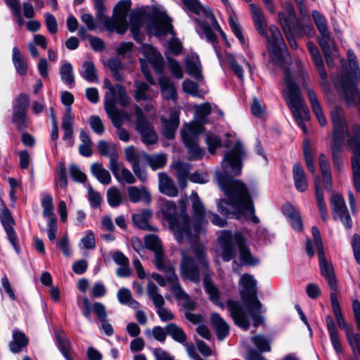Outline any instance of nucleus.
Masks as SVG:
<instances>
[{"mask_svg": "<svg viewBox=\"0 0 360 360\" xmlns=\"http://www.w3.org/2000/svg\"><path fill=\"white\" fill-rule=\"evenodd\" d=\"M12 60L16 72L19 75H24L27 73V65L25 63L21 52L16 46L13 47L12 50Z\"/></svg>", "mask_w": 360, "mask_h": 360, "instance_id": "49530a36", "label": "nucleus"}, {"mask_svg": "<svg viewBox=\"0 0 360 360\" xmlns=\"http://www.w3.org/2000/svg\"><path fill=\"white\" fill-rule=\"evenodd\" d=\"M146 248L154 252L153 264L156 269L162 266V259L165 258V252L160 238L154 234L148 235L144 238Z\"/></svg>", "mask_w": 360, "mask_h": 360, "instance_id": "412c9836", "label": "nucleus"}, {"mask_svg": "<svg viewBox=\"0 0 360 360\" xmlns=\"http://www.w3.org/2000/svg\"><path fill=\"white\" fill-rule=\"evenodd\" d=\"M181 276L193 283L200 281V275H208L209 264L204 248L195 245L187 250L181 252Z\"/></svg>", "mask_w": 360, "mask_h": 360, "instance_id": "39448f33", "label": "nucleus"}, {"mask_svg": "<svg viewBox=\"0 0 360 360\" xmlns=\"http://www.w3.org/2000/svg\"><path fill=\"white\" fill-rule=\"evenodd\" d=\"M226 59L228 63L234 72V74L238 77V79L243 82L244 80L243 70L241 65L238 63L235 56L231 53H228L226 55Z\"/></svg>", "mask_w": 360, "mask_h": 360, "instance_id": "680f3d73", "label": "nucleus"}, {"mask_svg": "<svg viewBox=\"0 0 360 360\" xmlns=\"http://www.w3.org/2000/svg\"><path fill=\"white\" fill-rule=\"evenodd\" d=\"M193 208V227L195 235L197 236L202 231V227L207 224L205 216L207 215L202 202L200 201L198 193L193 191L191 195Z\"/></svg>", "mask_w": 360, "mask_h": 360, "instance_id": "dca6fc26", "label": "nucleus"}, {"mask_svg": "<svg viewBox=\"0 0 360 360\" xmlns=\"http://www.w3.org/2000/svg\"><path fill=\"white\" fill-rule=\"evenodd\" d=\"M163 124V134L168 139H173L174 133L179 124V110L178 108H173L169 112V118H161Z\"/></svg>", "mask_w": 360, "mask_h": 360, "instance_id": "b1692460", "label": "nucleus"}, {"mask_svg": "<svg viewBox=\"0 0 360 360\" xmlns=\"http://www.w3.org/2000/svg\"><path fill=\"white\" fill-rule=\"evenodd\" d=\"M62 103L67 106L66 110L62 118V129L64 131L63 141H66L70 146L73 145V122L74 118L71 115V105L74 102L73 95L68 91H65L61 95Z\"/></svg>", "mask_w": 360, "mask_h": 360, "instance_id": "f8f14e48", "label": "nucleus"}, {"mask_svg": "<svg viewBox=\"0 0 360 360\" xmlns=\"http://www.w3.org/2000/svg\"><path fill=\"white\" fill-rule=\"evenodd\" d=\"M159 271H163L165 274L167 282L169 284V288L172 294L176 292L179 289H181L179 281L178 276L175 274L174 267L170 264L165 263V258L162 259V266L160 269H157Z\"/></svg>", "mask_w": 360, "mask_h": 360, "instance_id": "c756f323", "label": "nucleus"}, {"mask_svg": "<svg viewBox=\"0 0 360 360\" xmlns=\"http://www.w3.org/2000/svg\"><path fill=\"white\" fill-rule=\"evenodd\" d=\"M127 191L129 198L134 203H136L140 200H143L146 203L150 202V195L144 187L140 190L136 186H130Z\"/></svg>", "mask_w": 360, "mask_h": 360, "instance_id": "37998d69", "label": "nucleus"}, {"mask_svg": "<svg viewBox=\"0 0 360 360\" xmlns=\"http://www.w3.org/2000/svg\"><path fill=\"white\" fill-rule=\"evenodd\" d=\"M226 308L236 325L245 330L249 329L250 323L248 314L239 302L228 300Z\"/></svg>", "mask_w": 360, "mask_h": 360, "instance_id": "a211bd4d", "label": "nucleus"}, {"mask_svg": "<svg viewBox=\"0 0 360 360\" xmlns=\"http://www.w3.org/2000/svg\"><path fill=\"white\" fill-rule=\"evenodd\" d=\"M331 116L334 127L331 150L342 151V137H347V148L353 152L352 167L354 186L356 191L360 192V127L359 124H354L352 134L345 119L340 112L333 111Z\"/></svg>", "mask_w": 360, "mask_h": 360, "instance_id": "f03ea898", "label": "nucleus"}, {"mask_svg": "<svg viewBox=\"0 0 360 360\" xmlns=\"http://www.w3.org/2000/svg\"><path fill=\"white\" fill-rule=\"evenodd\" d=\"M131 7L130 0H121L115 6L113 16L117 27V33L122 34L126 32L128 28L127 16Z\"/></svg>", "mask_w": 360, "mask_h": 360, "instance_id": "6ab92c4d", "label": "nucleus"}, {"mask_svg": "<svg viewBox=\"0 0 360 360\" xmlns=\"http://www.w3.org/2000/svg\"><path fill=\"white\" fill-rule=\"evenodd\" d=\"M326 322L333 348L338 354H341L342 352V349L340 342L338 330L330 315L326 316Z\"/></svg>", "mask_w": 360, "mask_h": 360, "instance_id": "473e14b6", "label": "nucleus"}, {"mask_svg": "<svg viewBox=\"0 0 360 360\" xmlns=\"http://www.w3.org/2000/svg\"><path fill=\"white\" fill-rule=\"evenodd\" d=\"M184 63L188 75L199 81L202 79L201 65L198 56L191 55L187 56L184 60Z\"/></svg>", "mask_w": 360, "mask_h": 360, "instance_id": "72a5a7b5", "label": "nucleus"}, {"mask_svg": "<svg viewBox=\"0 0 360 360\" xmlns=\"http://www.w3.org/2000/svg\"><path fill=\"white\" fill-rule=\"evenodd\" d=\"M307 92L308 98L310 102L311 108L317 118L319 123L321 126L326 125L327 121L323 115L322 108L321 107V105L318 100L316 94L312 89H311L309 88H308L307 89Z\"/></svg>", "mask_w": 360, "mask_h": 360, "instance_id": "e433bc0d", "label": "nucleus"}, {"mask_svg": "<svg viewBox=\"0 0 360 360\" xmlns=\"http://www.w3.org/2000/svg\"><path fill=\"white\" fill-rule=\"evenodd\" d=\"M223 250L222 259L225 262L230 261L234 256V246L238 248L240 258L245 265L253 266L258 264L259 260L255 258L245 244L242 235L239 233L233 236L230 231L224 230L219 237Z\"/></svg>", "mask_w": 360, "mask_h": 360, "instance_id": "0eeeda50", "label": "nucleus"}, {"mask_svg": "<svg viewBox=\"0 0 360 360\" xmlns=\"http://www.w3.org/2000/svg\"><path fill=\"white\" fill-rule=\"evenodd\" d=\"M147 293L148 297L152 300L155 306L165 304V300L162 295L159 293V288L155 283L152 282L148 283L147 286Z\"/></svg>", "mask_w": 360, "mask_h": 360, "instance_id": "6e6d98bb", "label": "nucleus"}, {"mask_svg": "<svg viewBox=\"0 0 360 360\" xmlns=\"http://www.w3.org/2000/svg\"><path fill=\"white\" fill-rule=\"evenodd\" d=\"M343 72L340 75L338 82L341 86L346 101L349 105H356L360 94L358 91L356 81V70H358V61L354 53L349 50L347 52V61L341 60Z\"/></svg>", "mask_w": 360, "mask_h": 360, "instance_id": "423d86ee", "label": "nucleus"}, {"mask_svg": "<svg viewBox=\"0 0 360 360\" xmlns=\"http://www.w3.org/2000/svg\"><path fill=\"white\" fill-rule=\"evenodd\" d=\"M180 212H177L176 204L170 200H164L161 205L163 218L169 223L176 239L182 243L184 239L191 240L192 238L191 224L189 216L186 213V202L180 201Z\"/></svg>", "mask_w": 360, "mask_h": 360, "instance_id": "20e7f679", "label": "nucleus"}, {"mask_svg": "<svg viewBox=\"0 0 360 360\" xmlns=\"http://www.w3.org/2000/svg\"><path fill=\"white\" fill-rule=\"evenodd\" d=\"M331 307L339 328L345 331L347 341L353 351V356L351 360H359L360 355V336L354 333L352 327L346 323L343 317L340 305L338 302V295L330 292Z\"/></svg>", "mask_w": 360, "mask_h": 360, "instance_id": "9d476101", "label": "nucleus"}, {"mask_svg": "<svg viewBox=\"0 0 360 360\" xmlns=\"http://www.w3.org/2000/svg\"><path fill=\"white\" fill-rule=\"evenodd\" d=\"M107 201L112 207H117L124 202L122 193L116 187H110L107 191Z\"/></svg>", "mask_w": 360, "mask_h": 360, "instance_id": "8fccbe9b", "label": "nucleus"}, {"mask_svg": "<svg viewBox=\"0 0 360 360\" xmlns=\"http://www.w3.org/2000/svg\"><path fill=\"white\" fill-rule=\"evenodd\" d=\"M89 123L91 129L97 134L101 135L105 131V126L98 115H91L89 118Z\"/></svg>", "mask_w": 360, "mask_h": 360, "instance_id": "774afa93", "label": "nucleus"}, {"mask_svg": "<svg viewBox=\"0 0 360 360\" xmlns=\"http://www.w3.org/2000/svg\"><path fill=\"white\" fill-rule=\"evenodd\" d=\"M107 65L114 78L117 81H122L123 79V75L122 72V63L121 60L117 58H111L108 60Z\"/></svg>", "mask_w": 360, "mask_h": 360, "instance_id": "603ef678", "label": "nucleus"}, {"mask_svg": "<svg viewBox=\"0 0 360 360\" xmlns=\"http://www.w3.org/2000/svg\"><path fill=\"white\" fill-rule=\"evenodd\" d=\"M144 52L154 70L161 73L163 69V58L161 54L153 47L146 49Z\"/></svg>", "mask_w": 360, "mask_h": 360, "instance_id": "ea45409f", "label": "nucleus"}, {"mask_svg": "<svg viewBox=\"0 0 360 360\" xmlns=\"http://www.w3.org/2000/svg\"><path fill=\"white\" fill-rule=\"evenodd\" d=\"M315 188H316V195L318 202V207L320 212L321 217L322 220L326 221L328 217V212L326 209V205L323 200V192L320 187V177L319 176H316L315 177Z\"/></svg>", "mask_w": 360, "mask_h": 360, "instance_id": "de8ad7c7", "label": "nucleus"}, {"mask_svg": "<svg viewBox=\"0 0 360 360\" xmlns=\"http://www.w3.org/2000/svg\"><path fill=\"white\" fill-rule=\"evenodd\" d=\"M307 49L311 56L316 66L317 71L321 79L326 81L328 78L327 72L323 66V62L317 46L313 42L307 43Z\"/></svg>", "mask_w": 360, "mask_h": 360, "instance_id": "7c9ffc66", "label": "nucleus"}, {"mask_svg": "<svg viewBox=\"0 0 360 360\" xmlns=\"http://www.w3.org/2000/svg\"><path fill=\"white\" fill-rule=\"evenodd\" d=\"M148 29L149 32L157 37L165 36L168 33H173V27L169 17L152 20Z\"/></svg>", "mask_w": 360, "mask_h": 360, "instance_id": "a878e982", "label": "nucleus"}, {"mask_svg": "<svg viewBox=\"0 0 360 360\" xmlns=\"http://www.w3.org/2000/svg\"><path fill=\"white\" fill-rule=\"evenodd\" d=\"M240 295L244 305L254 321V326H257L263 321L261 315L262 304L257 298V281L248 274H243L239 281Z\"/></svg>", "mask_w": 360, "mask_h": 360, "instance_id": "1a4fd4ad", "label": "nucleus"}, {"mask_svg": "<svg viewBox=\"0 0 360 360\" xmlns=\"http://www.w3.org/2000/svg\"><path fill=\"white\" fill-rule=\"evenodd\" d=\"M91 172L94 176L102 184L108 185L111 182L110 172L103 168L102 164L94 162L91 165Z\"/></svg>", "mask_w": 360, "mask_h": 360, "instance_id": "79ce46f5", "label": "nucleus"}, {"mask_svg": "<svg viewBox=\"0 0 360 360\" xmlns=\"http://www.w3.org/2000/svg\"><path fill=\"white\" fill-rule=\"evenodd\" d=\"M60 75L62 81L68 84L72 85L75 82V76L73 75L72 66L70 63H65L60 70Z\"/></svg>", "mask_w": 360, "mask_h": 360, "instance_id": "13d9d810", "label": "nucleus"}, {"mask_svg": "<svg viewBox=\"0 0 360 360\" xmlns=\"http://www.w3.org/2000/svg\"><path fill=\"white\" fill-rule=\"evenodd\" d=\"M136 127L137 131L141 135L142 141L146 145L154 144L158 141V136L153 127L148 122L141 109L136 108Z\"/></svg>", "mask_w": 360, "mask_h": 360, "instance_id": "ddd939ff", "label": "nucleus"}, {"mask_svg": "<svg viewBox=\"0 0 360 360\" xmlns=\"http://www.w3.org/2000/svg\"><path fill=\"white\" fill-rule=\"evenodd\" d=\"M159 84L162 97L175 102L177 99V94L173 82L169 77H161L159 79Z\"/></svg>", "mask_w": 360, "mask_h": 360, "instance_id": "c9c22d12", "label": "nucleus"}, {"mask_svg": "<svg viewBox=\"0 0 360 360\" xmlns=\"http://www.w3.org/2000/svg\"><path fill=\"white\" fill-rule=\"evenodd\" d=\"M27 121L26 112L13 110V122L16 124L18 130L22 131L27 128Z\"/></svg>", "mask_w": 360, "mask_h": 360, "instance_id": "69168bd1", "label": "nucleus"}, {"mask_svg": "<svg viewBox=\"0 0 360 360\" xmlns=\"http://www.w3.org/2000/svg\"><path fill=\"white\" fill-rule=\"evenodd\" d=\"M285 12L280 11L278 13L279 21L285 33L292 31L298 21L293 5L290 2L285 4Z\"/></svg>", "mask_w": 360, "mask_h": 360, "instance_id": "5701e85b", "label": "nucleus"}, {"mask_svg": "<svg viewBox=\"0 0 360 360\" xmlns=\"http://www.w3.org/2000/svg\"><path fill=\"white\" fill-rule=\"evenodd\" d=\"M205 142L207 143L208 150L211 154H214L216 150L221 146V140L220 137L212 133L206 134Z\"/></svg>", "mask_w": 360, "mask_h": 360, "instance_id": "052dcab7", "label": "nucleus"}, {"mask_svg": "<svg viewBox=\"0 0 360 360\" xmlns=\"http://www.w3.org/2000/svg\"><path fill=\"white\" fill-rule=\"evenodd\" d=\"M143 155L148 165L153 170L162 168L166 165L167 161V156L162 153L155 154L153 155H148L146 153H143Z\"/></svg>", "mask_w": 360, "mask_h": 360, "instance_id": "3c124183", "label": "nucleus"}, {"mask_svg": "<svg viewBox=\"0 0 360 360\" xmlns=\"http://www.w3.org/2000/svg\"><path fill=\"white\" fill-rule=\"evenodd\" d=\"M41 206L43 208V217L48 220L47 235L51 241H54L58 232L57 219L53 213V205L52 197L47 194L41 200Z\"/></svg>", "mask_w": 360, "mask_h": 360, "instance_id": "4468645a", "label": "nucleus"}, {"mask_svg": "<svg viewBox=\"0 0 360 360\" xmlns=\"http://www.w3.org/2000/svg\"><path fill=\"white\" fill-rule=\"evenodd\" d=\"M203 282L205 292L209 295L210 300L217 305L223 307L222 303L219 302V291L211 281L208 275H205Z\"/></svg>", "mask_w": 360, "mask_h": 360, "instance_id": "a18cd8bd", "label": "nucleus"}, {"mask_svg": "<svg viewBox=\"0 0 360 360\" xmlns=\"http://www.w3.org/2000/svg\"><path fill=\"white\" fill-rule=\"evenodd\" d=\"M105 110L116 128L122 127L124 122L123 115L116 108V101L112 100L104 102Z\"/></svg>", "mask_w": 360, "mask_h": 360, "instance_id": "2f4dec72", "label": "nucleus"}, {"mask_svg": "<svg viewBox=\"0 0 360 360\" xmlns=\"http://www.w3.org/2000/svg\"><path fill=\"white\" fill-rule=\"evenodd\" d=\"M151 216V210L146 209L142 210L140 213L133 214L132 220L134 224L141 229L155 231L157 229L148 224V220Z\"/></svg>", "mask_w": 360, "mask_h": 360, "instance_id": "4c0bfd02", "label": "nucleus"}, {"mask_svg": "<svg viewBox=\"0 0 360 360\" xmlns=\"http://www.w3.org/2000/svg\"><path fill=\"white\" fill-rule=\"evenodd\" d=\"M80 75L89 82H98L96 68L92 61H85L79 72Z\"/></svg>", "mask_w": 360, "mask_h": 360, "instance_id": "c03bdc74", "label": "nucleus"}, {"mask_svg": "<svg viewBox=\"0 0 360 360\" xmlns=\"http://www.w3.org/2000/svg\"><path fill=\"white\" fill-rule=\"evenodd\" d=\"M330 203L333 217L335 219H339L346 229H352V219L346 207L343 197L339 194L333 193L330 198Z\"/></svg>", "mask_w": 360, "mask_h": 360, "instance_id": "2eb2a0df", "label": "nucleus"}, {"mask_svg": "<svg viewBox=\"0 0 360 360\" xmlns=\"http://www.w3.org/2000/svg\"><path fill=\"white\" fill-rule=\"evenodd\" d=\"M160 191L169 197H175L178 195V189L174 181L165 172L158 174Z\"/></svg>", "mask_w": 360, "mask_h": 360, "instance_id": "c85d7f7f", "label": "nucleus"}, {"mask_svg": "<svg viewBox=\"0 0 360 360\" xmlns=\"http://www.w3.org/2000/svg\"><path fill=\"white\" fill-rule=\"evenodd\" d=\"M320 46L324 53L328 66L330 68L333 67L335 65L333 58L335 57L337 53L333 41L321 44Z\"/></svg>", "mask_w": 360, "mask_h": 360, "instance_id": "864d4df0", "label": "nucleus"}, {"mask_svg": "<svg viewBox=\"0 0 360 360\" xmlns=\"http://www.w3.org/2000/svg\"><path fill=\"white\" fill-rule=\"evenodd\" d=\"M168 68L172 76L176 79H181L184 72L180 63L174 58H168Z\"/></svg>", "mask_w": 360, "mask_h": 360, "instance_id": "338daca9", "label": "nucleus"}, {"mask_svg": "<svg viewBox=\"0 0 360 360\" xmlns=\"http://www.w3.org/2000/svg\"><path fill=\"white\" fill-rule=\"evenodd\" d=\"M98 150L101 155L110 158L109 167L116 179L121 182L119 174L120 162H118V153L115 145L110 144L107 141L101 140L98 143Z\"/></svg>", "mask_w": 360, "mask_h": 360, "instance_id": "f3484780", "label": "nucleus"}, {"mask_svg": "<svg viewBox=\"0 0 360 360\" xmlns=\"http://www.w3.org/2000/svg\"><path fill=\"white\" fill-rule=\"evenodd\" d=\"M0 219L7 234L8 240H10L15 250L18 251V237L13 227L14 224V219H13L11 212L7 207H4L1 210Z\"/></svg>", "mask_w": 360, "mask_h": 360, "instance_id": "4be33fe9", "label": "nucleus"}, {"mask_svg": "<svg viewBox=\"0 0 360 360\" xmlns=\"http://www.w3.org/2000/svg\"><path fill=\"white\" fill-rule=\"evenodd\" d=\"M28 344V339L25 333L14 330L13 332V340L9 343V348L11 352L18 353L22 351V348Z\"/></svg>", "mask_w": 360, "mask_h": 360, "instance_id": "a19ab883", "label": "nucleus"}, {"mask_svg": "<svg viewBox=\"0 0 360 360\" xmlns=\"http://www.w3.org/2000/svg\"><path fill=\"white\" fill-rule=\"evenodd\" d=\"M200 27L203 30V32L205 35L207 40L213 45L216 52L217 53V54H219V51L217 47V37L214 31L212 30L210 25L206 22H202L200 23Z\"/></svg>", "mask_w": 360, "mask_h": 360, "instance_id": "e2e57ef3", "label": "nucleus"}, {"mask_svg": "<svg viewBox=\"0 0 360 360\" xmlns=\"http://www.w3.org/2000/svg\"><path fill=\"white\" fill-rule=\"evenodd\" d=\"M292 32L297 37H302L304 36L311 35L314 32V30L311 25L302 24L298 20L292 28Z\"/></svg>", "mask_w": 360, "mask_h": 360, "instance_id": "0e129e2a", "label": "nucleus"}, {"mask_svg": "<svg viewBox=\"0 0 360 360\" xmlns=\"http://www.w3.org/2000/svg\"><path fill=\"white\" fill-rule=\"evenodd\" d=\"M174 297L178 300L184 301L183 307L187 309V311H193L196 307V303L191 300L189 295L184 290L183 288L179 289L173 293Z\"/></svg>", "mask_w": 360, "mask_h": 360, "instance_id": "5fc2aeb1", "label": "nucleus"}, {"mask_svg": "<svg viewBox=\"0 0 360 360\" xmlns=\"http://www.w3.org/2000/svg\"><path fill=\"white\" fill-rule=\"evenodd\" d=\"M252 342L261 352H269L271 351V340L262 335L252 336Z\"/></svg>", "mask_w": 360, "mask_h": 360, "instance_id": "4d7b16f0", "label": "nucleus"}, {"mask_svg": "<svg viewBox=\"0 0 360 360\" xmlns=\"http://www.w3.org/2000/svg\"><path fill=\"white\" fill-rule=\"evenodd\" d=\"M94 7L96 11V18L103 25V26L110 32H116L117 33V27L115 23L114 16L108 18L105 14V6L103 0H93Z\"/></svg>", "mask_w": 360, "mask_h": 360, "instance_id": "393cba45", "label": "nucleus"}, {"mask_svg": "<svg viewBox=\"0 0 360 360\" xmlns=\"http://www.w3.org/2000/svg\"><path fill=\"white\" fill-rule=\"evenodd\" d=\"M135 98L137 101H146L150 98V88L145 82L136 83Z\"/></svg>", "mask_w": 360, "mask_h": 360, "instance_id": "bf43d9fd", "label": "nucleus"}, {"mask_svg": "<svg viewBox=\"0 0 360 360\" xmlns=\"http://www.w3.org/2000/svg\"><path fill=\"white\" fill-rule=\"evenodd\" d=\"M251 7L257 31L266 39V47L271 58L278 65L283 68L288 63V53L285 52L286 46L281 31L275 25H271L267 30V22L259 9L254 5H251Z\"/></svg>", "mask_w": 360, "mask_h": 360, "instance_id": "7ed1b4c3", "label": "nucleus"}, {"mask_svg": "<svg viewBox=\"0 0 360 360\" xmlns=\"http://www.w3.org/2000/svg\"><path fill=\"white\" fill-rule=\"evenodd\" d=\"M166 333L174 340L184 344L186 342L187 337L184 331L176 323H171L166 326Z\"/></svg>", "mask_w": 360, "mask_h": 360, "instance_id": "09e8293b", "label": "nucleus"}, {"mask_svg": "<svg viewBox=\"0 0 360 360\" xmlns=\"http://www.w3.org/2000/svg\"><path fill=\"white\" fill-rule=\"evenodd\" d=\"M293 179L296 189L300 192H304L307 189L308 184L304 169L298 163H295L292 167Z\"/></svg>", "mask_w": 360, "mask_h": 360, "instance_id": "58836bf2", "label": "nucleus"}, {"mask_svg": "<svg viewBox=\"0 0 360 360\" xmlns=\"http://www.w3.org/2000/svg\"><path fill=\"white\" fill-rule=\"evenodd\" d=\"M321 274L324 277L331 288V292L338 295V283L332 264L325 257L324 252L318 253Z\"/></svg>", "mask_w": 360, "mask_h": 360, "instance_id": "aec40b11", "label": "nucleus"}, {"mask_svg": "<svg viewBox=\"0 0 360 360\" xmlns=\"http://www.w3.org/2000/svg\"><path fill=\"white\" fill-rule=\"evenodd\" d=\"M211 325L215 330L219 340L221 341L229 335L230 327L219 314H212Z\"/></svg>", "mask_w": 360, "mask_h": 360, "instance_id": "cd10ccee", "label": "nucleus"}, {"mask_svg": "<svg viewBox=\"0 0 360 360\" xmlns=\"http://www.w3.org/2000/svg\"><path fill=\"white\" fill-rule=\"evenodd\" d=\"M146 16L139 12L131 13L129 17V28L133 38L139 41L140 40V30L143 25Z\"/></svg>", "mask_w": 360, "mask_h": 360, "instance_id": "f704fd0d", "label": "nucleus"}, {"mask_svg": "<svg viewBox=\"0 0 360 360\" xmlns=\"http://www.w3.org/2000/svg\"><path fill=\"white\" fill-rule=\"evenodd\" d=\"M312 18L321 34L319 44L333 41L330 37V32L328 28L327 20L325 17L318 11H313Z\"/></svg>", "mask_w": 360, "mask_h": 360, "instance_id": "bb28decb", "label": "nucleus"}, {"mask_svg": "<svg viewBox=\"0 0 360 360\" xmlns=\"http://www.w3.org/2000/svg\"><path fill=\"white\" fill-rule=\"evenodd\" d=\"M245 150L240 141L224 154L221 162L222 171L215 173L219 186L229 200L221 199L218 202V211L227 217L239 219L241 215L254 214L253 202L246 185L233 176L241 173L243 159Z\"/></svg>", "mask_w": 360, "mask_h": 360, "instance_id": "f257e3e1", "label": "nucleus"}, {"mask_svg": "<svg viewBox=\"0 0 360 360\" xmlns=\"http://www.w3.org/2000/svg\"><path fill=\"white\" fill-rule=\"evenodd\" d=\"M284 79L288 89V92L284 95L287 104L297 124L304 133H306L307 128L304 122L309 119V109L300 96V87L288 71L285 72Z\"/></svg>", "mask_w": 360, "mask_h": 360, "instance_id": "6e6552de", "label": "nucleus"}, {"mask_svg": "<svg viewBox=\"0 0 360 360\" xmlns=\"http://www.w3.org/2000/svg\"><path fill=\"white\" fill-rule=\"evenodd\" d=\"M202 131L203 126L198 123L187 124L181 130L182 139L188 148L189 159L191 160L200 159L204 155V149L198 143V136Z\"/></svg>", "mask_w": 360, "mask_h": 360, "instance_id": "9b49d317", "label": "nucleus"}]
</instances>
